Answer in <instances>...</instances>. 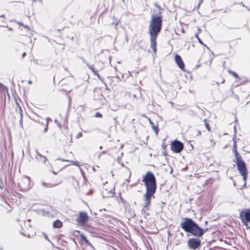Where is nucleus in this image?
<instances>
[{
	"label": "nucleus",
	"mask_w": 250,
	"mask_h": 250,
	"mask_svg": "<svg viewBox=\"0 0 250 250\" xmlns=\"http://www.w3.org/2000/svg\"><path fill=\"white\" fill-rule=\"evenodd\" d=\"M228 72H229V74H231L232 75H233L234 77H235V78H238V76L237 74L236 73H235V72H233V71H230V70H228Z\"/></svg>",
	"instance_id": "a211bd4d"
},
{
	"label": "nucleus",
	"mask_w": 250,
	"mask_h": 250,
	"mask_svg": "<svg viewBox=\"0 0 250 250\" xmlns=\"http://www.w3.org/2000/svg\"><path fill=\"white\" fill-rule=\"evenodd\" d=\"M25 54V53H23V54H22V56L24 57Z\"/></svg>",
	"instance_id": "c756f323"
},
{
	"label": "nucleus",
	"mask_w": 250,
	"mask_h": 250,
	"mask_svg": "<svg viewBox=\"0 0 250 250\" xmlns=\"http://www.w3.org/2000/svg\"><path fill=\"white\" fill-rule=\"evenodd\" d=\"M102 153H105V151H103Z\"/></svg>",
	"instance_id": "4c0bfd02"
},
{
	"label": "nucleus",
	"mask_w": 250,
	"mask_h": 250,
	"mask_svg": "<svg viewBox=\"0 0 250 250\" xmlns=\"http://www.w3.org/2000/svg\"><path fill=\"white\" fill-rule=\"evenodd\" d=\"M48 241H49V242H50L52 245H53V244L50 241V240L48 239V238L47 237V238L46 239Z\"/></svg>",
	"instance_id": "bb28decb"
},
{
	"label": "nucleus",
	"mask_w": 250,
	"mask_h": 250,
	"mask_svg": "<svg viewBox=\"0 0 250 250\" xmlns=\"http://www.w3.org/2000/svg\"><path fill=\"white\" fill-rule=\"evenodd\" d=\"M184 148L183 144L177 140L173 141L171 143L170 149L175 153H180Z\"/></svg>",
	"instance_id": "423d86ee"
},
{
	"label": "nucleus",
	"mask_w": 250,
	"mask_h": 250,
	"mask_svg": "<svg viewBox=\"0 0 250 250\" xmlns=\"http://www.w3.org/2000/svg\"><path fill=\"white\" fill-rule=\"evenodd\" d=\"M71 162L73 164V165H74L75 166H78V167H80V164H79V162H73V161H71Z\"/></svg>",
	"instance_id": "412c9836"
},
{
	"label": "nucleus",
	"mask_w": 250,
	"mask_h": 250,
	"mask_svg": "<svg viewBox=\"0 0 250 250\" xmlns=\"http://www.w3.org/2000/svg\"><path fill=\"white\" fill-rule=\"evenodd\" d=\"M86 64L87 66V67H88V68L92 71V72L95 75L97 76L99 78H100V75L98 74L97 71L94 70L93 66L89 65L88 63H86Z\"/></svg>",
	"instance_id": "ddd939ff"
},
{
	"label": "nucleus",
	"mask_w": 250,
	"mask_h": 250,
	"mask_svg": "<svg viewBox=\"0 0 250 250\" xmlns=\"http://www.w3.org/2000/svg\"><path fill=\"white\" fill-rule=\"evenodd\" d=\"M206 127H207V129H208V131H210V127H209V125H208V124L206 123Z\"/></svg>",
	"instance_id": "4be33fe9"
},
{
	"label": "nucleus",
	"mask_w": 250,
	"mask_h": 250,
	"mask_svg": "<svg viewBox=\"0 0 250 250\" xmlns=\"http://www.w3.org/2000/svg\"><path fill=\"white\" fill-rule=\"evenodd\" d=\"M20 123L21 124H22V119H21V121H20Z\"/></svg>",
	"instance_id": "7c9ffc66"
},
{
	"label": "nucleus",
	"mask_w": 250,
	"mask_h": 250,
	"mask_svg": "<svg viewBox=\"0 0 250 250\" xmlns=\"http://www.w3.org/2000/svg\"><path fill=\"white\" fill-rule=\"evenodd\" d=\"M30 179L27 176L22 177L18 183L19 187L23 190H26L30 188Z\"/></svg>",
	"instance_id": "39448f33"
},
{
	"label": "nucleus",
	"mask_w": 250,
	"mask_h": 250,
	"mask_svg": "<svg viewBox=\"0 0 250 250\" xmlns=\"http://www.w3.org/2000/svg\"><path fill=\"white\" fill-rule=\"evenodd\" d=\"M43 234L44 237L45 239L47 238L48 237H47V235L46 234L43 233Z\"/></svg>",
	"instance_id": "a878e982"
},
{
	"label": "nucleus",
	"mask_w": 250,
	"mask_h": 250,
	"mask_svg": "<svg viewBox=\"0 0 250 250\" xmlns=\"http://www.w3.org/2000/svg\"><path fill=\"white\" fill-rule=\"evenodd\" d=\"M40 1H42V0H40Z\"/></svg>",
	"instance_id": "79ce46f5"
},
{
	"label": "nucleus",
	"mask_w": 250,
	"mask_h": 250,
	"mask_svg": "<svg viewBox=\"0 0 250 250\" xmlns=\"http://www.w3.org/2000/svg\"><path fill=\"white\" fill-rule=\"evenodd\" d=\"M234 134L233 138V144L232 149L236 148V141L235 140V138L236 137V127L235 125L234 126Z\"/></svg>",
	"instance_id": "2eb2a0df"
},
{
	"label": "nucleus",
	"mask_w": 250,
	"mask_h": 250,
	"mask_svg": "<svg viewBox=\"0 0 250 250\" xmlns=\"http://www.w3.org/2000/svg\"><path fill=\"white\" fill-rule=\"evenodd\" d=\"M142 182L146 188V192L144 195L145 203L142 211L145 212L148 209V206L151 202V198L154 194L156 190V181L153 173L147 171L142 177Z\"/></svg>",
	"instance_id": "f257e3e1"
},
{
	"label": "nucleus",
	"mask_w": 250,
	"mask_h": 250,
	"mask_svg": "<svg viewBox=\"0 0 250 250\" xmlns=\"http://www.w3.org/2000/svg\"><path fill=\"white\" fill-rule=\"evenodd\" d=\"M63 161H68V160H63Z\"/></svg>",
	"instance_id": "f704fd0d"
},
{
	"label": "nucleus",
	"mask_w": 250,
	"mask_h": 250,
	"mask_svg": "<svg viewBox=\"0 0 250 250\" xmlns=\"http://www.w3.org/2000/svg\"><path fill=\"white\" fill-rule=\"evenodd\" d=\"M235 163L237 166V170H238L240 175L242 176L243 180L244 181L245 184L248 173L246 164L242 159L236 160Z\"/></svg>",
	"instance_id": "20e7f679"
},
{
	"label": "nucleus",
	"mask_w": 250,
	"mask_h": 250,
	"mask_svg": "<svg viewBox=\"0 0 250 250\" xmlns=\"http://www.w3.org/2000/svg\"><path fill=\"white\" fill-rule=\"evenodd\" d=\"M57 120H55V123H57Z\"/></svg>",
	"instance_id": "e433bc0d"
},
{
	"label": "nucleus",
	"mask_w": 250,
	"mask_h": 250,
	"mask_svg": "<svg viewBox=\"0 0 250 250\" xmlns=\"http://www.w3.org/2000/svg\"><path fill=\"white\" fill-rule=\"evenodd\" d=\"M62 226V223L60 220H56L53 223V227L55 228H60Z\"/></svg>",
	"instance_id": "f8f14e48"
},
{
	"label": "nucleus",
	"mask_w": 250,
	"mask_h": 250,
	"mask_svg": "<svg viewBox=\"0 0 250 250\" xmlns=\"http://www.w3.org/2000/svg\"><path fill=\"white\" fill-rule=\"evenodd\" d=\"M181 228L186 231L196 236H201L207 230L202 229L191 219L186 218L181 224Z\"/></svg>",
	"instance_id": "f03ea898"
},
{
	"label": "nucleus",
	"mask_w": 250,
	"mask_h": 250,
	"mask_svg": "<svg viewBox=\"0 0 250 250\" xmlns=\"http://www.w3.org/2000/svg\"><path fill=\"white\" fill-rule=\"evenodd\" d=\"M99 148H100V149H102V146H100Z\"/></svg>",
	"instance_id": "473e14b6"
},
{
	"label": "nucleus",
	"mask_w": 250,
	"mask_h": 250,
	"mask_svg": "<svg viewBox=\"0 0 250 250\" xmlns=\"http://www.w3.org/2000/svg\"><path fill=\"white\" fill-rule=\"evenodd\" d=\"M157 36H150V46L152 48L153 52L156 53V39H157Z\"/></svg>",
	"instance_id": "9b49d317"
},
{
	"label": "nucleus",
	"mask_w": 250,
	"mask_h": 250,
	"mask_svg": "<svg viewBox=\"0 0 250 250\" xmlns=\"http://www.w3.org/2000/svg\"><path fill=\"white\" fill-rule=\"evenodd\" d=\"M41 184H42V186H46V184L44 182H42Z\"/></svg>",
	"instance_id": "b1692460"
},
{
	"label": "nucleus",
	"mask_w": 250,
	"mask_h": 250,
	"mask_svg": "<svg viewBox=\"0 0 250 250\" xmlns=\"http://www.w3.org/2000/svg\"><path fill=\"white\" fill-rule=\"evenodd\" d=\"M149 120V122L150 123V124L152 125H154V124L153 123V122L151 121V120H150V119H148Z\"/></svg>",
	"instance_id": "5701e85b"
},
{
	"label": "nucleus",
	"mask_w": 250,
	"mask_h": 250,
	"mask_svg": "<svg viewBox=\"0 0 250 250\" xmlns=\"http://www.w3.org/2000/svg\"><path fill=\"white\" fill-rule=\"evenodd\" d=\"M201 244V240L198 238H190L188 241V247L192 250L197 249Z\"/></svg>",
	"instance_id": "0eeeda50"
},
{
	"label": "nucleus",
	"mask_w": 250,
	"mask_h": 250,
	"mask_svg": "<svg viewBox=\"0 0 250 250\" xmlns=\"http://www.w3.org/2000/svg\"><path fill=\"white\" fill-rule=\"evenodd\" d=\"M175 60L179 67L181 68L182 70L185 71V64L183 61L182 60L181 57L179 55H176L175 56Z\"/></svg>",
	"instance_id": "9d476101"
},
{
	"label": "nucleus",
	"mask_w": 250,
	"mask_h": 250,
	"mask_svg": "<svg viewBox=\"0 0 250 250\" xmlns=\"http://www.w3.org/2000/svg\"><path fill=\"white\" fill-rule=\"evenodd\" d=\"M207 49H208V50H209V47H207Z\"/></svg>",
	"instance_id": "c9c22d12"
},
{
	"label": "nucleus",
	"mask_w": 250,
	"mask_h": 250,
	"mask_svg": "<svg viewBox=\"0 0 250 250\" xmlns=\"http://www.w3.org/2000/svg\"><path fill=\"white\" fill-rule=\"evenodd\" d=\"M1 17H4V15H2L1 16H0Z\"/></svg>",
	"instance_id": "72a5a7b5"
},
{
	"label": "nucleus",
	"mask_w": 250,
	"mask_h": 250,
	"mask_svg": "<svg viewBox=\"0 0 250 250\" xmlns=\"http://www.w3.org/2000/svg\"><path fill=\"white\" fill-rule=\"evenodd\" d=\"M198 33H197L195 34V37L197 38L198 42L201 44H202L204 46H206V45L203 43V42L201 40V39H200V38L199 37L198 35Z\"/></svg>",
	"instance_id": "f3484780"
},
{
	"label": "nucleus",
	"mask_w": 250,
	"mask_h": 250,
	"mask_svg": "<svg viewBox=\"0 0 250 250\" xmlns=\"http://www.w3.org/2000/svg\"><path fill=\"white\" fill-rule=\"evenodd\" d=\"M198 33H200L201 32V31L200 28H198Z\"/></svg>",
	"instance_id": "cd10ccee"
},
{
	"label": "nucleus",
	"mask_w": 250,
	"mask_h": 250,
	"mask_svg": "<svg viewBox=\"0 0 250 250\" xmlns=\"http://www.w3.org/2000/svg\"><path fill=\"white\" fill-rule=\"evenodd\" d=\"M152 128H153V129L154 130L155 132V133L156 134H157L158 133V128L157 127V126H155L154 125H152Z\"/></svg>",
	"instance_id": "6ab92c4d"
},
{
	"label": "nucleus",
	"mask_w": 250,
	"mask_h": 250,
	"mask_svg": "<svg viewBox=\"0 0 250 250\" xmlns=\"http://www.w3.org/2000/svg\"><path fill=\"white\" fill-rule=\"evenodd\" d=\"M240 217L242 223L247 225V223H250V210H243L240 213Z\"/></svg>",
	"instance_id": "6e6552de"
},
{
	"label": "nucleus",
	"mask_w": 250,
	"mask_h": 250,
	"mask_svg": "<svg viewBox=\"0 0 250 250\" xmlns=\"http://www.w3.org/2000/svg\"><path fill=\"white\" fill-rule=\"evenodd\" d=\"M232 151L235 155V161L237 160L238 159H242L241 156L240 155V154L238 153V152L237 151V148L232 149Z\"/></svg>",
	"instance_id": "4468645a"
},
{
	"label": "nucleus",
	"mask_w": 250,
	"mask_h": 250,
	"mask_svg": "<svg viewBox=\"0 0 250 250\" xmlns=\"http://www.w3.org/2000/svg\"><path fill=\"white\" fill-rule=\"evenodd\" d=\"M88 219V217L85 212H80L78 221L82 224H85Z\"/></svg>",
	"instance_id": "1a4fd4ad"
},
{
	"label": "nucleus",
	"mask_w": 250,
	"mask_h": 250,
	"mask_svg": "<svg viewBox=\"0 0 250 250\" xmlns=\"http://www.w3.org/2000/svg\"><path fill=\"white\" fill-rule=\"evenodd\" d=\"M95 117L97 118H102V115L99 112H97L95 115Z\"/></svg>",
	"instance_id": "aec40b11"
},
{
	"label": "nucleus",
	"mask_w": 250,
	"mask_h": 250,
	"mask_svg": "<svg viewBox=\"0 0 250 250\" xmlns=\"http://www.w3.org/2000/svg\"><path fill=\"white\" fill-rule=\"evenodd\" d=\"M162 22V21L160 16L152 15L148 28L150 36H158L161 30Z\"/></svg>",
	"instance_id": "7ed1b4c3"
},
{
	"label": "nucleus",
	"mask_w": 250,
	"mask_h": 250,
	"mask_svg": "<svg viewBox=\"0 0 250 250\" xmlns=\"http://www.w3.org/2000/svg\"><path fill=\"white\" fill-rule=\"evenodd\" d=\"M1 84L0 83V87H1Z\"/></svg>",
	"instance_id": "ea45409f"
},
{
	"label": "nucleus",
	"mask_w": 250,
	"mask_h": 250,
	"mask_svg": "<svg viewBox=\"0 0 250 250\" xmlns=\"http://www.w3.org/2000/svg\"><path fill=\"white\" fill-rule=\"evenodd\" d=\"M81 238H82V239L84 242V243L88 245V246H91V244L89 242V241L86 238V237H85V236L83 234H81Z\"/></svg>",
	"instance_id": "dca6fc26"
},
{
	"label": "nucleus",
	"mask_w": 250,
	"mask_h": 250,
	"mask_svg": "<svg viewBox=\"0 0 250 250\" xmlns=\"http://www.w3.org/2000/svg\"><path fill=\"white\" fill-rule=\"evenodd\" d=\"M58 125L60 127H61V125H60V124H58Z\"/></svg>",
	"instance_id": "2f4dec72"
},
{
	"label": "nucleus",
	"mask_w": 250,
	"mask_h": 250,
	"mask_svg": "<svg viewBox=\"0 0 250 250\" xmlns=\"http://www.w3.org/2000/svg\"><path fill=\"white\" fill-rule=\"evenodd\" d=\"M164 146H165V144L163 145H162V146H163V147H164Z\"/></svg>",
	"instance_id": "58836bf2"
},
{
	"label": "nucleus",
	"mask_w": 250,
	"mask_h": 250,
	"mask_svg": "<svg viewBox=\"0 0 250 250\" xmlns=\"http://www.w3.org/2000/svg\"><path fill=\"white\" fill-rule=\"evenodd\" d=\"M210 142H211V143L212 145V146H214V144H215V143L212 141V140H210Z\"/></svg>",
	"instance_id": "393cba45"
},
{
	"label": "nucleus",
	"mask_w": 250,
	"mask_h": 250,
	"mask_svg": "<svg viewBox=\"0 0 250 250\" xmlns=\"http://www.w3.org/2000/svg\"><path fill=\"white\" fill-rule=\"evenodd\" d=\"M28 83H29V84H31V83H32V82H31V81H28Z\"/></svg>",
	"instance_id": "c85d7f7f"
},
{
	"label": "nucleus",
	"mask_w": 250,
	"mask_h": 250,
	"mask_svg": "<svg viewBox=\"0 0 250 250\" xmlns=\"http://www.w3.org/2000/svg\"><path fill=\"white\" fill-rule=\"evenodd\" d=\"M47 129V128H45V131H46Z\"/></svg>",
	"instance_id": "a19ab883"
}]
</instances>
